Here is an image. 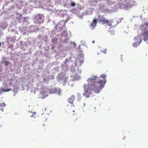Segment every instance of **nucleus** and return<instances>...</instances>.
<instances>
[{
  "instance_id": "f257e3e1",
  "label": "nucleus",
  "mask_w": 148,
  "mask_h": 148,
  "mask_svg": "<svg viewBox=\"0 0 148 148\" xmlns=\"http://www.w3.org/2000/svg\"><path fill=\"white\" fill-rule=\"evenodd\" d=\"M106 77V75L103 74L100 76V77L103 78V80L100 79L96 76L88 78L87 80L88 84H84L83 86L84 96L86 98L89 97L92 91L95 93H99L105 86Z\"/></svg>"
},
{
  "instance_id": "f03ea898",
  "label": "nucleus",
  "mask_w": 148,
  "mask_h": 148,
  "mask_svg": "<svg viewBox=\"0 0 148 148\" xmlns=\"http://www.w3.org/2000/svg\"><path fill=\"white\" fill-rule=\"evenodd\" d=\"M44 19V17L43 15L38 14L34 18L35 23L37 24H40L43 23Z\"/></svg>"
},
{
  "instance_id": "7ed1b4c3",
  "label": "nucleus",
  "mask_w": 148,
  "mask_h": 148,
  "mask_svg": "<svg viewBox=\"0 0 148 148\" xmlns=\"http://www.w3.org/2000/svg\"><path fill=\"white\" fill-rule=\"evenodd\" d=\"M137 38H138V39L139 42H137L135 41L134 42L133 44V47H136L140 45L142 41V39L140 35H139L135 37L134 38V40H136Z\"/></svg>"
},
{
  "instance_id": "20e7f679",
  "label": "nucleus",
  "mask_w": 148,
  "mask_h": 148,
  "mask_svg": "<svg viewBox=\"0 0 148 148\" xmlns=\"http://www.w3.org/2000/svg\"><path fill=\"white\" fill-rule=\"evenodd\" d=\"M148 22H146L144 24H141L140 27V30L143 32L148 31Z\"/></svg>"
},
{
  "instance_id": "39448f33",
  "label": "nucleus",
  "mask_w": 148,
  "mask_h": 148,
  "mask_svg": "<svg viewBox=\"0 0 148 148\" xmlns=\"http://www.w3.org/2000/svg\"><path fill=\"white\" fill-rule=\"evenodd\" d=\"M61 90L59 88H54L52 89L51 90L50 93L53 94H57L59 95L61 94Z\"/></svg>"
},
{
  "instance_id": "423d86ee",
  "label": "nucleus",
  "mask_w": 148,
  "mask_h": 148,
  "mask_svg": "<svg viewBox=\"0 0 148 148\" xmlns=\"http://www.w3.org/2000/svg\"><path fill=\"white\" fill-rule=\"evenodd\" d=\"M141 35H143V40L146 41L148 40V31L143 32L141 33Z\"/></svg>"
},
{
  "instance_id": "0eeeda50",
  "label": "nucleus",
  "mask_w": 148,
  "mask_h": 148,
  "mask_svg": "<svg viewBox=\"0 0 148 148\" xmlns=\"http://www.w3.org/2000/svg\"><path fill=\"white\" fill-rule=\"evenodd\" d=\"M113 23V21L112 20H109L106 18L103 23L106 24L108 26L111 27L112 25V24Z\"/></svg>"
},
{
  "instance_id": "6e6552de",
  "label": "nucleus",
  "mask_w": 148,
  "mask_h": 148,
  "mask_svg": "<svg viewBox=\"0 0 148 148\" xmlns=\"http://www.w3.org/2000/svg\"><path fill=\"white\" fill-rule=\"evenodd\" d=\"M97 23V19H96L95 18H94L93 21L90 23V26L91 27H93L92 29L96 26Z\"/></svg>"
},
{
  "instance_id": "1a4fd4ad",
  "label": "nucleus",
  "mask_w": 148,
  "mask_h": 148,
  "mask_svg": "<svg viewBox=\"0 0 148 148\" xmlns=\"http://www.w3.org/2000/svg\"><path fill=\"white\" fill-rule=\"evenodd\" d=\"M49 91L48 89H46L43 90L42 92V95L46 97L47 96Z\"/></svg>"
},
{
  "instance_id": "9d476101",
  "label": "nucleus",
  "mask_w": 148,
  "mask_h": 148,
  "mask_svg": "<svg viewBox=\"0 0 148 148\" xmlns=\"http://www.w3.org/2000/svg\"><path fill=\"white\" fill-rule=\"evenodd\" d=\"M75 99V96L74 95H72L68 99L69 102L71 104H73Z\"/></svg>"
},
{
  "instance_id": "9b49d317",
  "label": "nucleus",
  "mask_w": 148,
  "mask_h": 148,
  "mask_svg": "<svg viewBox=\"0 0 148 148\" xmlns=\"http://www.w3.org/2000/svg\"><path fill=\"white\" fill-rule=\"evenodd\" d=\"M104 16L99 15L98 16V18L99 22H102L103 23L106 19V18L104 17Z\"/></svg>"
},
{
  "instance_id": "f8f14e48",
  "label": "nucleus",
  "mask_w": 148,
  "mask_h": 148,
  "mask_svg": "<svg viewBox=\"0 0 148 148\" xmlns=\"http://www.w3.org/2000/svg\"><path fill=\"white\" fill-rule=\"evenodd\" d=\"M5 106V104L4 102L1 103L0 102V109L1 110H3V108Z\"/></svg>"
},
{
  "instance_id": "ddd939ff",
  "label": "nucleus",
  "mask_w": 148,
  "mask_h": 148,
  "mask_svg": "<svg viewBox=\"0 0 148 148\" xmlns=\"http://www.w3.org/2000/svg\"><path fill=\"white\" fill-rule=\"evenodd\" d=\"M22 15L19 14H17L16 15V18L19 20H21V19Z\"/></svg>"
},
{
  "instance_id": "4468645a",
  "label": "nucleus",
  "mask_w": 148,
  "mask_h": 148,
  "mask_svg": "<svg viewBox=\"0 0 148 148\" xmlns=\"http://www.w3.org/2000/svg\"><path fill=\"white\" fill-rule=\"evenodd\" d=\"M0 92H7L9 91H10L12 90V89L10 88L8 89L7 90H4L3 89L1 88L0 89Z\"/></svg>"
},
{
  "instance_id": "2eb2a0df",
  "label": "nucleus",
  "mask_w": 148,
  "mask_h": 148,
  "mask_svg": "<svg viewBox=\"0 0 148 148\" xmlns=\"http://www.w3.org/2000/svg\"><path fill=\"white\" fill-rule=\"evenodd\" d=\"M79 118V117H77L75 119H74V121L73 123L75 124H77L79 122V120L78 119Z\"/></svg>"
},
{
  "instance_id": "dca6fc26",
  "label": "nucleus",
  "mask_w": 148,
  "mask_h": 148,
  "mask_svg": "<svg viewBox=\"0 0 148 148\" xmlns=\"http://www.w3.org/2000/svg\"><path fill=\"white\" fill-rule=\"evenodd\" d=\"M36 113L35 112H32V115L31 116V117L32 118H36Z\"/></svg>"
},
{
  "instance_id": "f3484780",
  "label": "nucleus",
  "mask_w": 148,
  "mask_h": 148,
  "mask_svg": "<svg viewBox=\"0 0 148 148\" xmlns=\"http://www.w3.org/2000/svg\"><path fill=\"white\" fill-rule=\"evenodd\" d=\"M4 65L5 66H7L9 64V62L8 61H5L4 62Z\"/></svg>"
},
{
  "instance_id": "a211bd4d",
  "label": "nucleus",
  "mask_w": 148,
  "mask_h": 148,
  "mask_svg": "<svg viewBox=\"0 0 148 148\" xmlns=\"http://www.w3.org/2000/svg\"><path fill=\"white\" fill-rule=\"evenodd\" d=\"M57 41V39L56 38H54L52 40V43L53 44H54Z\"/></svg>"
},
{
  "instance_id": "6ab92c4d",
  "label": "nucleus",
  "mask_w": 148,
  "mask_h": 148,
  "mask_svg": "<svg viewBox=\"0 0 148 148\" xmlns=\"http://www.w3.org/2000/svg\"><path fill=\"white\" fill-rule=\"evenodd\" d=\"M75 5V3L74 2H72L71 3V6L74 7Z\"/></svg>"
},
{
  "instance_id": "aec40b11",
  "label": "nucleus",
  "mask_w": 148,
  "mask_h": 148,
  "mask_svg": "<svg viewBox=\"0 0 148 148\" xmlns=\"http://www.w3.org/2000/svg\"><path fill=\"white\" fill-rule=\"evenodd\" d=\"M102 52H103L104 53H106L107 51V49H103L102 50Z\"/></svg>"
},
{
  "instance_id": "412c9836",
  "label": "nucleus",
  "mask_w": 148,
  "mask_h": 148,
  "mask_svg": "<svg viewBox=\"0 0 148 148\" xmlns=\"http://www.w3.org/2000/svg\"><path fill=\"white\" fill-rule=\"evenodd\" d=\"M135 41L137 42H139L138 39V38H137V39H136V40H135Z\"/></svg>"
},
{
  "instance_id": "4be33fe9",
  "label": "nucleus",
  "mask_w": 148,
  "mask_h": 148,
  "mask_svg": "<svg viewBox=\"0 0 148 148\" xmlns=\"http://www.w3.org/2000/svg\"><path fill=\"white\" fill-rule=\"evenodd\" d=\"M26 17H25L24 18V20H25V19H26Z\"/></svg>"
},
{
  "instance_id": "5701e85b",
  "label": "nucleus",
  "mask_w": 148,
  "mask_h": 148,
  "mask_svg": "<svg viewBox=\"0 0 148 148\" xmlns=\"http://www.w3.org/2000/svg\"><path fill=\"white\" fill-rule=\"evenodd\" d=\"M84 106H85V103H84Z\"/></svg>"
},
{
  "instance_id": "b1692460",
  "label": "nucleus",
  "mask_w": 148,
  "mask_h": 148,
  "mask_svg": "<svg viewBox=\"0 0 148 148\" xmlns=\"http://www.w3.org/2000/svg\"><path fill=\"white\" fill-rule=\"evenodd\" d=\"M1 46V43L0 42V47Z\"/></svg>"
},
{
  "instance_id": "393cba45",
  "label": "nucleus",
  "mask_w": 148,
  "mask_h": 148,
  "mask_svg": "<svg viewBox=\"0 0 148 148\" xmlns=\"http://www.w3.org/2000/svg\"><path fill=\"white\" fill-rule=\"evenodd\" d=\"M94 42H95L94 41H93V43H94Z\"/></svg>"
}]
</instances>
